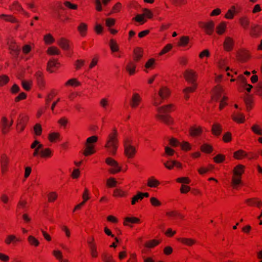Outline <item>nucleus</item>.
<instances>
[{
	"instance_id": "603ef678",
	"label": "nucleus",
	"mask_w": 262,
	"mask_h": 262,
	"mask_svg": "<svg viewBox=\"0 0 262 262\" xmlns=\"http://www.w3.org/2000/svg\"><path fill=\"white\" fill-rule=\"evenodd\" d=\"M226 60L225 59H221L217 62V66L219 69L221 70H225L226 71H229L230 70V68L228 67H226Z\"/></svg>"
},
{
	"instance_id": "f257e3e1",
	"label": "nucleus",
	"mask_w": 262,
	"mask_h": 262,
	"mask_svg": "<svg viewBox=\"0 0 262 262\" xmlns=\"http://www.w3.org/2000/svg\"><path fill=\"white\" fill-rule=\"evenodd\" d=\"M156 107H157L156 118L167 125H172L173 123V119L170 116L167 115V114L172 111L174 105L172 104H167Z\"/></svg>"
},
{
	"instance_id": "5fc2aeb1",
	"label": "nucleus",
	"mask_w": 262,
	"mask_h": 262,
	"mask_svg": "<svg viewBox=\"0 0 262 262\" xmlns=\"http://www.w3.org/2000/svg\"><path fill=\"white\" fill-rule=\"evenodd\" d=\"M150 203L153 207H159L162 205L161 202L157 198L152 196L150 198Z\"/></svg>"
},
{
	"instance_id": "e433bc0d",
	"label": "nucleus",
	"mask_w": 262,
	"mask_h": 262,
	"mask_svg": "<svg viewBox=\"0 0 262 262\" xmlns=\"http://www.w3.org/2000/svg\"><path fill=\"white\" fill-rule=\"evenodd\" d=\"M109 47L112 53L117 52L119 50V45L117 41L113 38H112L109 41Z\"/></svg>"
},
{
	"instance_id": "13d9d810",
	"label": "nucleus",
	"mask_w": 262,
	"mask_h": 262,
	"mask_svg": "<svg viewBox=\"0 0 262 262\" xmlns=\"http://www.w3.org/2000/svg\"><path fill=\"white\" fill-rule=\"evenodd\" d=\"M53 255L55 258L58 260H60L63 258V255L62 252L59 249H55L53 251Z\"/></svg>"
},
{
	"instance_id": "423d86ee",
	"label": "nucleus",
	"mask_w": 262,
	"mask_h": 262,
	"mask_svg": "<svg viewBox=\"0 0 262 262\" xmlns=\"http://www.w3.org/2000/svg\"><path fill=\"white\" fill-rule=\"evenodd\" d=\"M105 163L111 167L108 169V172L110 173L115 174L121 170V167L118 162L111 157H107L106 158Z\"/></svg>"
},
{
	"instance_id": "9d476101",
	"label": "nucleus",
	"mask_w": 262,
	"mask_h": 262,
	"mask_svg": "<svg viewBox=\"0 0 262 262\" xmlns=\"http://www.w3.org/2000/svg\"><path fill=\"white\" fill-rule=\"evenodd\" d=\"M0 162L1 164V172L2 174L6 173L8 169L9 158L6 154H3L1 156Z\"/></svg>"
},
{
	"instance_id": "7ed1b4c3",
	"label": "nucleus",
	"mask_w": 262,
	"mask_h": 262,
	"mask_svg": "<svg viewBox=\"0 0 262 262\" xmlns=\"http://www.w3.org/2000/svg\"><path fill=\"white\" fill-rule=\"evenodd\" d=\"M117 132L116 129H114L112 132L109 134L108 138L105 145V147L107 148L112 155L115 156L118 149V140L117 138Z\"/></svg>"
},
{
	"instance_id": "680f3d73",
	"label": "nucleus",
	"mask_w": 262,
	"mask_h": 262,
	"mask_svg": "<svg viewBox=\"0 0 262 262\" xmlns=\"http://www.w3.org/2000/svg\"><path fill=\"white\" fill-rule=\"evenodd\" d=\"M246 203L249 205H255L257 207H260L262 204L261 201L256 200L254 199H248L246 201Z\"/></svg>"
},
{
	"instance_id": "bb28decb",
	"label": "nucleus",
	"mask_w": 262,
	"mask_h": 262,
	"mask_svg": "<svg viewBox=\"0 0 262 262\" xmlns=\"http://www.w3.org/2000/svg\"><path fill=\"white\" fill-rule=\"evenodd\" d=\"M43 41L46 45L50 46L55 42V38L52 34L49 33L43 35Z\"/></svg>"
},
{
	"instance_id": "aec40b11",
	"label": "nucleus",
	"mask_w": 262,
	"mask_h": 262,
	"mask_svg": "<svg viewBox=\"0 0 262 262\" xmlns=\"http://www.w3.org/2000/svg\"><path fill=\"white\" fill-rule=\"evenodd\" d=\"M178 241L185 246L192 247L196 244V241L190 237H181L178 238Z\"/></svg>"
},
{
	"instance_id": "338daca9",
	"label": "nucleus",
	"mask_w": 262,
	"mask_h": 262,
	"mask_svg": "<svg viewBox=\"0 0 262 262\" xmlns=\"http://www.w3.org/2000/svg\"><path fill=\"white\" fill-rule=\"evenodd\" d=\"M32 83V80H23L21 81V84L23 88L26 91H29Z\"/></svg>"
},
{
	"instance_id": "72a5a7b5",
	"label": "nucleus",
	"mask_w": 262,
	"mask_h": 262,
	"mask_svg": "<svg viewBox=\"0 0 262 262\" xmlns=\"http://www.w3.org/2000/svg\"><path fill=\"white\" fill-rule=\"evenodd\" d=\"M214 26V23L213 21H209L204 25V28L206 33L208 35L212 34Z\"/></svg>"
},
{
	"instance_id": "1a4fd4ad",
	"label": "nucleus",
	"mask_w": 262,
	"mask_h": 262,
	"mask_svg": "<svg viewBox=\"0 0 262 262\" xmlns=\"http://www.w3.org/2000/svg\"><path fill=\"white\" fill-rule=\"evenodd\" d=\"M223 48L227 52L231 51L234 46V40L230 36H226L223 42Z\"/></svg>"
},
{
	"instance_id": "f03ea898",
	"label": "nucleus",
	"mask_w": 262,
	"mask_h": 262,
	"mask_svg": "<svg viewBox=\"0 0 262 262\" xmlns=\"http://www.w3.org/2000/svg\"><path fill=\"white\" fill-rule=\"evenodd\" d=\"M171 92L170 88L166 85H161L158 89L157 93L152 98V103L154 106L160 105L165 99L168 98Z\"/></svg>"
},
{
	"instance_id": "79ce46f5",
	"label": "nucleus",
	"mask_w": 262,
	"mask_h": 262,
	"mask_svg": "<svg viewBox=\"0 0 262 262\" xmlns=\"http://www.w3.org/2000/svg\"><path fill=\"white\" fill-rule=\"evenodd\" d=\"M81 83L76 78H71L68 80L65 83L66 86H71L73 87L79 86Z\"/></svg>"
},
{
	"instance_id": "20e7f679",
	"label": "nucleus",
	"mask_w": 262,
	"mask_h": 262,
	"mask_svg": "<svg viewBox=\"0 0 262 262\" xmlns=\"http://www.w3.org/2000/svg\"><path fill=\"white\" fill-rule=\"evenodd\" d=\"M98 141V137L97 136H92L86 139L84 143V149L83 151V155L84 156H90L96 152L95 144Z\"/></svg>"
},
{
	"instance_id": "c756f323",
	"label": "nucleus",
	"mask_w": 262,
	"mask_h": 262,
	"mask_svg": "<svg viewBox=\"0 0 262 262\" xmlns=\"http://www.w3.org/2000/svg\"><path fill=\"white\" fill-rule=\"evenodd\" d=\"M222 125L219 123H214L212 124L211 127V133L215 136H219L222 133Z\"/></svg>"
},
{
	"instance_id": "c85d7f7f",
	"label": "nucleus",
	"mask_w": 262,
	"mask_h": 262,
	"mask_svg": "<svg viewBox=\"0 0 262 262\" xmlns=\"http://www.w3.org/2000/svg\"><path fill=\"white\" fill-rule=\"evenodd\" d=\"M227 29V23L225 21H222L215 28L216 33L219 35L224 34Z\"/></svg>"
},
{
	"instance_id": "a211bd4d",
	"label": "nucleus",
	"mask_w": 262,
	"mask_h": 262,
	"mask_svg": "<svg viewBox=\"0 0 262 262\" xmlns=\"http://www.w3.org/2000/svg\"><path fill=\"white\" fill-rule=\"evenodd\" d=\"M140 222V219L137 217L126 216L123 219V224L125 226L132 227L130 224H139Z\"/></svg>"
},
{
	"instance_id": "f704fd0d",
	"label": "nucleus",
	"mask_w": 262,
	"mask_h": 262,
	"mask_svg": "<svg viewBox=\"0 0 262 262\" xmlns=\"http://www.w3.org/2000/svg\"><path fill=\"white\" fill-rule=\"evenodd\" d=\"M232 119L238 123H243L245 122V115L241 113H234L232 116Z\"/></svg>"
},
{
	"instance_id": "0eeeda50",
	"label": "nucleus",
	"mask_w": 262,
	"mask_h": 262,
	"mask_svg": "<svg viewBox=\"0 0 262 262\" xmlns=\"http://www.w3.org/2000/svg\"><path fill=\"white\" fill-rule=\"evenodd\" d=\"M142 101V98L139 93L137 92L133 93L129 101L130 106L133 108H136L140 105Z\"/></svg>"
},
{
	"instance_id": "393cba45",
	"label": "nucleus",
	"mask_w": 262,
	"mask_h": 262,
	"mask_svg": "<svg viewBox=\"0 0 262 262\" xmlns=\"http://www.w3.org/2000/svg\"><path fill=\"white\" fill-rule=\"evenodd\" d=\"M137 68V64L134 61H130L126 64L125 69L128 74L132 76L136 73V69Z\"/></svg>"
},
{
	"instance_id": "58836bf2",
	"label": "nucleus",
	"mask_w": 262,
	"mask_h": 262,
	"mask_svg": "<svg viewBox=\"0 0 262 262\" xmlns=\"http://www.w3.org/2000/svg\"><path fill=\"white\" fill-rule=\"evenodd\" d=\"M247 156V153L242 149L238 150L233 153V157L236 160H242Z\"/></svg>"
},
{
	"instance_id": "5701e85b",
	"label": "nucleus",
	"mask_w": 262,
	"mask_h": 262,
	"mask_svg": "<svg viewBox=\"0 0 262 262\" xmlns=\"http://www.w3.org/2000/svg\"><path fill=\"white\" fill-rule=\"evenodd\" d=\"M160 185V182L155 177L152 176L147 180V186L151 188H157Z\"/></svg>"
},
{
	"instance_id": "412c9836",
	"label": "nucleus",
	"mask_w": 262,
	"mask_h": 262,
	"mask_svg": "<svg viewBox=\"0 0 262 262\" xmlns=\"http://www.w3.org/2000/svg\"><path fill=\"white\" fill-rule=\"evenodd\" d=\"M21 241V239L20 238L17 237V236L14 234L8 235L5 239V243L7 245H9L11 244H16Z\"/></svg>"
},
{
	"instance_id": "a18cd8bd",
	"label": "nucleus",
	"mask_w": 262,
	"mask_h": 262,
	"mask_svg": "<svg viewBox=\"0 0 262 262\" xmlns=\"http://www.w3.org/2000/svg\"><path fill=\"white\" fill-rule=\"evenodd\" d=\"M249 58V54L247 51H242L238 53V59L242 62L245 61Z\"/></svg>"
},
{
	"instance_id": "9b49d317",
	"label": "nucleus",
	"mask_w": 262,
	"mask_h": 262,
	"mask_svg": "<svg viewBox=\"0 0 262 262\" xmlns=\"http://www.w3.org/2000/svg\"><path fill=\"white\" fill-rule=\"evenodd\" d=\"M2 132L4 134H6L8 133L9 130V128L13 124V121L11 119L10 120L8 119L6 117H3L2 118Z\"/></svg>"
},
{
	"instance_id": "864d4df0",
	"label": "nucleus",
	"mask_w": 262,
	"mask_h": 262,
	"mask_svg": "<svg viewBox=\"0 0 262 262\" xmlns=\"http://www.w3.org/2000/svg\"><path fill=\"white\" fill-rule=\"evenodd\" d=\"M173 46L172 44L168 43L167 44L164 48L161 50V51L159 52V55L162 56L167 53L169 52L172 49Z\"/></svg>"
},
{
	"instance_id": "6ab92c4d",
	"label": "nucleus",
	"mask_w": 262,
	"mask_h": 262,
	"mask_svg": "<svg viewBox=\"0 0 262 262\" xmlns=\"http://www.w3.org/2000/svg\"><path fill=\"white\" fill-rule=\"evenodd\" d=\"M191 86L186 87L183 90V92L184 94V98L188 100L189 98V93H193L198 88V84H191Z\"/></svg>"
},
{
	"instance_id": "b1692460",
	"label": "nucleus",
	"mask_w": 262,
	"mask_h": 262,
	"mask_svg": "<svg viewBox=\"0 0 262 262\" xmlns=\"http://www.w3.org/2000/svg\"><path fill=\"white\" fill-rule=\"evenodd\" d=\"M58 45L63 50L68 51L70 49L69 40L64 37H61L57 40Z\"/></svg>"
},
{
	"instance_id": "69168bd1",
	"label": "nucleus",
	"mask_w": 262,
	"mask_h": 262,
	"mask_svg": "<svg viewBox=\"0 0 262 262\" xmlns=\"http://www.w3.org/2000/svg\"><path fill=\"white\" fill-rule=\"evenodd\" d=\"M174 160H167L163 163V165L167 169L171 170L174 167Z\"/></svg>"
},
{
	"instance_id": "2eb2a0df",
	"label": "nucleus",
	"mask_w": 262,
	"mask_h": 262,
	"mask_svg": "<svg viewBox=\"0 0 262 262\" xmlns=\"http://www.w3.org/2000/svg\"><path fill=\"white\" fill-rule=\"evenodd\" d=\"M203 128L201 126L193 125L189 128V135L192 137H196L201 135L203 133Z\"/></svg>"
},
{
	"instance_id": "774afa93",
	"label": "nucleus",
	"mask_w": 262,
	"mask_h": 262,
	"mask_svg": "<svg viewBox=\"0 0 262 262\" xmlns=\"http://www.w3.org/2000/svg\"><path fill=\"white\" fill-rule=\"evenodd\" d=\"M104 28L103 26L99 23H96L94 26V30L97 34L100 35L102 34Z\"/></svg>"
},
{
	"instance_id": "4468645a",
	"label": "nucleus",
	"mask_w": 262,
	"mask_h": 262,
	"mask_svg": "<svg viewBox=\"0 0 262 262\" xmlns=\"http://www.w3.org/2000/svg\"><path fill=\"white\" fill-rule=\"evenodd\" d=\"M47 139L50 143H55L60 141L61 134L58 132H51L48 134Z\"/></svg>"
},
{
	"instance_id": "7c9ffc66",
	"label": "nucleus",
	"mask_w": 262,
	"mask_h": 262,
	"mask_svg": "<svg viewBox=\"0 0 262 262\" xmlns=\"http://www.w3.org/2000/svg\"><path fill=\"white\" fill-rule=\"evenodd\" d=\"M245 166L242 164L237 165L233 170V175L242 177L244 173Z\"/></svg>"
},
{
	"instance_id": "ddd939ff",
	"label": "nucleus",
	"mask_w": 262,
	"mask_h": 262,
	"mask_svg": "<svg viewBox=\"0 0 262 262\" xmlns=\"http://www.w3.org/2000/svg\"><path fill=\"white\" fill-rule=\"evenodd\" d=\"M60 66V63L57 59H51L48 62L47 70L51 73H53L55 69L59 68Z\"/></svg>"
},
{
	"instance_id": "f3484780",
	"label": "nucleus",
	"mask_w": 262,
	"mask_h": 262,
	"mask_svg": "<svg viewBox=\"0 0 262 262\" xmlns=\"http://www.w3.org/2000/svg\"><path fill=\"white\" fill-rule=\"evenodd\" d=\"M144 53L143 49L137 47L133 50V59L135 62H139L143 57Z\"/></svg>"
},
{
	"instance_id": "8fccbe9b",
	"label": "nucleus",
	"mask_w": 262,
	"mask_h": 262,
	"mask_svg": "<svg viewBox=\"0 0 262 262\" xmlns=\"http://www.w3.org/2000/svg\"><path fill=\"white\" fill-rule=\"evenodd\" d=\"M201 150L206 154H210L212 152L213 149L211 145L205 143L203 144L200 147Z\"/></svg>"
},
{
	"instance_id": "39448f33",
	"label": "nucleus",
	"mask_w": 262,
	"mask_h": 262,
	"mask_svg": "<svg viewBox=\"0 0 262 262\" xmlns=\"http://www.w3.org/2000/svg\"><path fill=\"white\" fill-rule=\"evenodd\" d=\"M184 77L185 80L190 84L198 83V75L197 72L193 69H186L184 73Z\"/></svg>"
},
{
	"instance_id": "09e8293b",
	"label": "nucleus",
	"mask_w": 262,
	"mask_h": 262,
	"mask_svg": "<svg viewBox=\"0 0 262 262\" xmlns=\"http://www.w3.org/2000/svg\"><path fill=\"white\" fill-rule=\"evenodd\" d=\"M133 20L141 25L144 24L147 21V19L145 18L143 13L136 15V16L133 18Z\"/></svg>"
},
{
	"instance_id": "c9c22d12",
	"label": "nucleus",
	"mask_w": 262,
	"mask_h": 262,
	"mask_svg": "<svg viewBox=\"0 0 262 262\" xmlns=\"http://www.w3.org/2000/svg\"><path fill=\"white\" fill-rule=\"evenodd\" d=\"M46 52L47 54L51 56L58 55L60 54V51L59 48L54 46H49Z\"/></svg>"
},
{
	"instance_id": "2f4dec72",
	"label": "nucleus",
	"mask_w": 262,
	"mask_h": 262,
	"mask_svg": "<svg viewBox=\"0 0 262 262\" xmlns=\"http://www.w3.org/2000/svg\"><path fill=\"white\" fill-rule=\"evenodd\" d=\"M90 253L92 257L97 258L98 256L97 246L95 243H90Z\"/></svg>"
},
{
	"instance_id": "6e6d98bb",
	"label": "nucleus",
	"mask_w": 262,
	"mask_h": 262,
	"mask_svg": "<svg viewBox=\"0 0 262 262\" xmlns=\"http://www.w3.org/2000/svg\"><path fill=\"white\" fill-rule=\"evenodd\" d=\"M33 131L36 136H40L42 132L41 125L39 123L35 124L33 127Z\"/></svg>"
},
{
	"instance_id": "e2e57ef3",
	"label": "nucleus",
	"mask_w": 262,
	"mask_h": 262,
	"mask_svg": "<svg viewBox=\"0 0 262 262\" xmlns=\"http://www.w3.org/2000/svg\"><path fill=\"white\" fill-rule=\"evenodd\" d=\"M142 11L143 14L146 19H151L153 17V13L150 9L147 8H144Z\"/></svg>"
},
{
	"instance_id": "f8f14e48",
	"label": "nucleus",
	"mask_w": 262,
	"mask_h": 262,
	"mask_svg": "<svg viewBox=\"0 0 262 262\" xmlns=\"http://www.w3.org/2000/svg\"><path fill=\"white\" fill-rule=\"evenodd\" d=\"M89 29L88 24L85 21H80L77 27V30L81 37H85Z\"/></svg>"
},
{
	"instance_id": "de8ad7c7",
	"label": "nucleus",
	"mask_w": 262,
	"mask_h": 262,
	"mask_svg": "<svg viewBox=\"0 0 262 262\" xmlns=\"http://www.w3.org/2000/svg\"><path fill=\"white\" fill-rule=\"evenodd\" d=\"M58 195L56 191L50 192L48 195V201L50 203H53L55 202L58 198Z\"/></svg>"
},
{
	"instance_id": "cd10ccee",
	"label": "nucleus",
	"mask_w": 262,
	"mask_h": 262,
	"mask_svg": "<svg viewBox=\"0 0 262 262\" xmlns=\"http://www.w3.org/2000/svg\"><path fill=\"white\" fill-rule=\"evenodd\" d=\"M27 242L30 246L36 248L40 245L39 239L32 235H29L27 237Z\"/></svg>"
},
{
	"instance_id": "a19ab883",
	"label": "nucleus",
	"mask_w": 262,
	"mask_h": 262,
	"mask_svg": "<svg viewBox=\"0 0 262 262\" xmlns=\"http://www.w3.org/2000/svg\"><path fill=\"white\" fill-rule=\"evenodd\" d=\"M126 192L121 188H116L113 191V196L117 198H123L126 196Z\"/></svg>"
},
{
	"instance_id": "6e6552de",
	"label": "nucleus",
	"mask_w": 262,
	"mask_h": 262,
	"mask_svg": "<svg viewBox=\"0 0 262 262\" xmlns=\"http://www.w3.org/2000/svg\"><path fill=\"white\" fill-rule=\"evenodd\" d=\"M136 153V149L135 146L128 143L124 144V154L128 159L133 158Z\"/></svg>"
},
{
	"instance_id": "a878e982",
	"label": "nucleus",
	"mask_w": 262,
	"mask_h": 262,
	"mask_svg": "<svg viewBox=\"0 0 262 262\" xmlns=\"http://www.w3.org/2000/svg\"><path fill=\"white\" fill-rule=\"evenodd\" d=\"M262 32V28L258 25L251 27L250 35L252 37H258Z\"/></svg>"
},
{
	"instance_id": "3c124183",
	"label": "nucleus",
	"mask_w": 262,
	"mask_h": 262,
	"mask_svg": "<svg viewBox=\"0 0 262 262\" xmlns=\"http://www.w3.org/2000/svg\"><path fill=\"white\" fill-rule=\"evenodd\" d=\"M159 243H160V241L159 240L154 239H152V240L147 241L145 243V247H146L147 248H153L155 247H156V246H157L158 245H159Z\"/></svg>"
},
{
	"instance_id": "37998d69",
	"label": "nucleus",
	"mask_w": 262,
	"mask_h": 262,
	"mask_svg": "<svg viewBox=\"0 0 262 262\" xmlns=\"http://www.w3.org/2000/svg\"><path fill=\"white\" fill-rule=\"evenodd\" d=\"M190 41V38L188 36H182L180 39L178 45L180 47H186Z\"/></svg>"
},
{
	"instance_id": "c03bdc74",
	"label": "nucleus",
	"mask_w": 262,
	"mask_h": 262,
	"mask_svg": "<svg viewBox=\"0 0 262 262\" xmlns=\"http://www.w3.org/2000/svg\"><path fill=\"white\" fill-rule=\"evenodd\" d=\"M180 146L182 150L188 151L192 148L191 144L188 142L183 141L180 143Z\"/></svg>"
},
{
	"instance_id": "dca6fc26",
	"label": "nucleus",
	"mask_w": 262,
	"mask_h": 262,
	"mask_svg": "<svg viewBox=\"0 0 262 262\" xmlns=\"http://www.w3.org/2000/svg\"><path fill=\"white\" fill-rule=\"evenodd\" d=\"M9 49L11 51V54L18 55L19 52V48L15 40L10 39L7 42Z\"/></svg>"
},
{
	"instance_id": "bf43d9fd",
	"label": "nucleus",
	"mask_w": 262,
	"mask_h": 262,
	"mask_svg": "<svg viewBox=\"0 0 262 262\" xmlns=\"http://www.w3.org/2000/svg\"><path fill=\"white\" fill-rule=\"evenodd\" d=\"M10 81L9 77L6 75H2L0 76V87H3L6 85Z\"/></svg>"
},
{
	"instance_id": "473e14b6",
	"label": "nucleus",
	"mask_w": 262,
	"mask_h": 262,
	"mask_svg": "<svg viewBox=\"0 0 262 262\" xmlns=\"http://www.w3.org/2000/svg\"><path fill=\"white\" fill-rule=\"evenodd\" d=\"M223 92V89L221 86L219 85L215 86L212 90V99L217 101L219 97L221 96Z\"/></svg>"
},
{
	"instance_id": "052dcab7",
	"label": "nucleus",
	"mask_w": 262,
	"mask_h": 262,
	"mask_svg": "<svg viewBox=\"0 0 262 262\" xmlns=\"http://www.w3.org/2000/svg\"><path fill=\"white\" fill-rule=\"evenodd\" d=\"M252 131L256 135H262V128L258 124H254L251 126Z\"/></svg>"
},
{
	"instance_id": "4d7b16f0",
	"label": "nucleus",
	"mask_w": 262,
	"mask_h": 262,
	"mask_svg": "<svg viewBox=\"0 0 262 262\" xmlns=\"http://www.w3.org/2000/svg\"><path fill=\"white\" fill-rule=\"evenodd\" d=\"M210 56V52L208 49H204L200 52L199 54V58L200 59H204L208 58Z\"/></svg>"
},
{
	"instance_id": "4c0bfd02",
	"label": "nucleus",
	"mask_w": 262,
	"mask_h": 262,
	"mask_svg": "<svg viewBox=\"0 0 262 262\" xmlns=\"http://www.w3.org/2000/svg\"><path fill=\"white\" fill-rule=\"evenodd\" d=\"M239 22L241 26L244 29H247L250 25L249 19L246 16H243L239 18Z\"/></svg>"
},
{
	"instance_id": "ea45409f",
	"label": "nucleus",
	"mask_w": 262,
	"mask_h": 262,
	"mask_svg": "<svg viewBox=\"0 0 262 262\" xmlns=\"http://www.w3.org/2000/svg\"><path fill=\"white\" fill-rule=\"evenodd\" d=\"M242 183V177L233 175L232 177L231 184L233 188H237Z\"/></svg>"
},
{
	"instance_id": "49530a36",
	"label": "nucleus",
	"mask_w": 262,
	"mask_h": 262,
	"mask_svg": "<svg viewBox=\"0 0 262 262\" xmlns=\"http://www.w3.org/2000/svg\"><path fill=\"white\" fill-rule=\"evenodd\" d=\"M176 182L181 184V185H188L190 183L191 180L188 177H182L177 178Z\"/></svg>"
},
{
	"instance_id": "4be33fe9",
	"label": "nucleus",
	"mask_w": 262,
	"mask_h": 262,
	"mask_svg": "<svg viewBox=\"0 0 262 262\" xmlns=\"http://www.w3.org/2000/svg\"><path fill=\"white\" fill-rule=\"evenodd\" d=\"M53 155L52 150L49 148L46 147L43 148V147L40 149L39 152V156L41 158L47 159L51 158Z\"/></svg>"
},
{
	"instance_id": "0e129e2a",
	"label": "nucleus",
	"mask_w": 262,
	"mask_h": 262,
	"mask_svg": "<svg viewBox=\"0 0 262 262\" xmlns=\"http://www.w3.org/2000/svg\"><path fill=\"white\" fill-rule=\"evenodd\" d=\"M117 181L114 178H110L106 180V186L108 187H114L116 186Z\"/></svg>"
}]
</instances>
